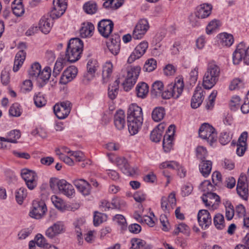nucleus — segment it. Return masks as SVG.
<instances>
[{
	"instance_id": "obj_62",
	"label": "nucleus",
	"mask_w": 249,
	"mask_h": 249,
	"mask_svg": "<svg viewBox=\"0 0 249 249\" xmlns=\"http://www.w3.org/2000/svg\"><path fill=\"white\" fill-rule=\"evenodd\" d=\"M9 115L13 117H19L21 114V108L19 105L15 103L12 105L9 110Z\"/></svg>"
},
{
	"instance_id": "obj_54",
	"label": "nucleus",
	"mask_w": 249,
	"mask_h": 249,
	"mask_svg": "<svg viewBox=\"0 0 249 249\" xmlns=\"http://www.w3.org/2000/svg\"><path fill=\"white\" fill-rule=\"evenodd\" d=\"M66 61H64V58H58L54 66L53 75L56 77L60 72L63 68V63Z\"/></svg>"
},
{
	"instance_id": "obj_35",
	"label": "nucleus",
	"mask_w": 249,
	"mask_h": 249,
	"mask_svg": "<svg viewBox=\"0 0 249 249\" xmlns=\"http://www.w3.org/2000/svg\"><path fill=\"white\" fill-rule=\"evenodd\" d=\"M21 136L20 132L18 130H13L7 133V137H0V141L7 142L11 143L17 142V140Z\"/></svg>"
},
{
	"instance_id": "obj_37",
	"label": "nucleus",
	"mask_w": 249,
	"mask_h": 249,
	"mask_svg": "<svg viewBox=\"0 0 249 249\" xmlns=\"http://www.w3.org/2000/svg\"><path fill=\"white\" fill-rule=\"evenodd\" d=\"M199 171L204 177H208L212 170V162L209 160L201 161L199 164Z\"/></svg>"
},
{
	"instance_id": "obj_19",
	"label": "nucleus",
	"mask_w": 249,
	"mask_h": 249,
	"mask_svg": "<svg viewBox=\"0 0 249 249\" xmlns=\"http://www.w3.org/2000/svg\"><path fill=\"white\" fill-rule=\"evenodd\" d=\"M174 133L175 126L170 125L168 127L167 132L164 136L162 142L163 148L166 152L170 151L172 148Z\"/></svg>"
},
{
	"instance_id": "obj_49",
	"label": "nucleus",
	"mask_w": 249,
	"mask_h": 249,
	"mask_svg": "<svg viewBox=\"0 0 249 249\" xmlns=\"http://www.w3.org/2000/svg\"><path fill=\"white\" fill-rule=\"evenodd\" d=\"M214 187L210 181L205 180L202 182L199 186V189L201 192H204L203 194H207V193H212Z\"/></svg>"
},
{
	"instance_id": "obj_30",
	"label": "nucleus",
	"mask_w": 249,
	"mask_h": 249,
	"mask_svg": "<svg viewBox=\"0 0 249 249\" xmlns=\"http://www.w3.org/2000/svg\"><path fill=\"white\" fill-rule=\"evenodd\" d=\"M212 6L207 3L201 4L197 9L196 13L198 18H207L211 13Z\"/></svg>"
},
{
	"instance_id": "obj_43",
	"label": "nucleus",
	"mask_w": 249,
	"mask_h": 249,
	"mask_svg": "<svg viewBox=\"0 0 249 249\" xmlns=\"http://www.w3.org/2000/svg\"><path fill=\"white\" fill-rule=\"evenodd\" d=\"M22 0H15L12 4L13 14L17 17L21 16L24 13Z\"/></svg>"
},
{
	"instance_id": "obj_56",
	"label": "nucleus",
	"mask_w": 249,
	"mask_h": 249,
	"mask_svg": "<svg viewBox=\"0 0 249 249\" xmlns=\"http://www.w3.org/2000/svg\"><path fill=\"white\" fill-rule=\"evenodd\" d=\"M34 100L36 106L38 107H41L45 106L47 102L44 95L41 92H38L35 94Z\"/></svg>"
},
{
	"instance_id": "obj_6",
	"label": "nucleus",
	"mask_w": 249,
	"mask_h": 249,
	"mask_svg": "<svg viewBox=\"0 0 249 249\" xmlns=\"http://www.w3.org/2000/svg\"><path fill=\"white\" fill-rule=\"evenodd\" d=\"M199 135L202 139L206 140L210 145H212L217 140L215 129L208 123H204L201 125L199 129Z\"/></svg>"
},
{
	"instance_id": "obj_63",
	"label": "nucleus",
	"mask_w": 249,
	"mask_h": 249,
	"mask_svg": "<svg viewBox=\"0 0 249 249\" xmlns=\"http://www.w3.org/2000/svg\"><path fill=\"white\" fill-rule=\"evenodd\" d=\"M125 206V203L120 198L114 197L111 202V209H121Z\"/></svg>"
},
{
	"instance_id": "obj_31",
	"label": "nucleus",
	"mask_w": 249,
	"mask_h": 249,
	"mask_svg": "<svg viewBox=\"0 0 249 249\" xmlns=\"http://www.w3.org/2000/svg\"><path fill=\"white\" fill-rule=\"evenodd\" d=\"M94 26L90 22H84L80 30V36L83 38L89 37L93 34Z\"/></svg>"
},
{
	"instance_id": "obj_7",
	"label": "nucleus",
	"mask_w": 249,
	"mask_h": 249,
	"mask_svg": "<svg viewBox=\"0 0 249 249\" xmlns=\"http://www.w3.org/2000/svg\"><path fill=\"white\" fill-rule=\"evenodd\" d=\"M141 71L139 66L131 67L127 71V76L123 83L124 89L125 91L129 90L136 82Z\"/></svg>"
},
{
	"instance_id": "obj_9",
	"label": "nucleus",
	"mask_w": 249,
	"mask_h": 249,
	"mask_svg": "<svg viewBox=\"0 0 249 249\" xmlns=\"http://www.w3.org/2000/svg\"><path fill=\"white\" fill-rule=\"evenodd\" d=\"M20 174L28 189L32 190L36 187L37 176L35 172L24 168L21 170Z\"/></svg>"
},
{
	"instance_id": "obj_28",
	"label": "nucleus",
	"mask_w": 249,
	"mask_h": 249,
	"mask_svg": "<svg viewBox=\"0 0 249 249\" xmlns=\"http://www.w3.org/2000/svg\"><path fill=\"white\" fill-rule=\"evenodd\" d=\"M73 183L77 190L84 196H88L90 193V185L84 179H76Z\"/></svg>"
},
{
	"instance_id": "obj_25",
	"label": "nucleus",
	"mask_w": 249,
	"mask_h": 249,
	"mask_svg": "<svg viewBox=\"0 0 249 249\" xmlns=\"http://www.w3.org/2000/svg\"><path fill=\"white\" fill-rule=\"evenodd\" d=\"M121 39L118 34L111 36L107 46L110 52L114 55H117L120 51Z\"/></svg>"
},
{
	"instance_id": "obj_48",
	"label": "nucleus",
	"mask_w": 249,
	"mask_h": 249,
	"mask_svg": "<svg viewBox=\"0 0 249 249\" xmlns=\"http://www.w3.org/2000/svg\"><path fill=\"white\" fill-rule=\"evenodd\" d=\"M27 195V193L26 188L21 187L18 189L15 193V197L17 202L19 204H21Z\"/></svg>"
},
{
	"instance_id": "obj_52",
	"label": "nucleus",
	"mask_w": 249,
	"mask_h": 249,
	"mask_svg": "<svg viewBox=\"0 0 249 249\" xmlns=\"http://www.w3.org/2000/svg\"><path fill=\"white\" fill-rule=\"evenodd\" d=\"M83 9L86 13L92 15L96 12L97 6L94 2L88 1L84 4Z\"/></svg>"
},
{
	"instance_id": "obj_8",
	"label": "nucleus",
	"mask_w": 249,
	"mask_h": 249,
	"mask_svg": "<svg viewBox=\"0 0 249 249\" xmlns=\"http://www.w3.org/2000/svg\"><path fill=\"white\" fill-rule=\"evenodd\" d=\"M71 106V103L69 101L61 102L60 103H57L54 106V113L58 119H65L70 114Z\"/></svg>"
},
{
	"instance_id": "obj_60",
	"label": "nucleus",
	"mask_w": 249,
	"mask_h": 249,
	"mask_svg": "<svg viewBox=\"0 0 249 249\" xmlns=\"http://www.w3.org/2000/svg\"><path fill=\"white\" fill-rule=\"evenodd\" d=\"M232 138V135L229 131L222 132L219 136V141L222 145L228 143Z\"/></svg>"
},
{
	"instance_id": "obj_5",
	"label": "nucleus",
	"mask_w": 249,
	"mask_h": 249,
	"mask_svg": "<svg viewBox=\"0 0 249 249\" xmlns=\"http://www.w3.org/2000/svg\"><path fill=\"white\" fill-rule=\"evenodd\" d=\"M242 61L249 65V46L244 42L240 43L232 53V62L234 65H238Z\"/></svg>"
},
{
	"instance_id": "obj_45",
	"label": "nucleus",
	"mask_w": 249,
	"mask_h": 249,
	"mask_svg": "<svg viewBox=\"0 0 249 249\" xmlns=\"http://www.w3.org/2000/svg\"><path fill=\"white\" fill-rule=\"evenodd\" d=\"M41 71V65L37 62L33 63L28 70L29 77L33 80H36Z\"/></svg>"
},
{
	"instance_id": "obj_20",
	"label": "nucleus",
	"mask_w": 249,
	"mask_h": 249,
	"mask_svg": "<svg viewBox=\"0 0 249 249\" xmlns=\"http://www.w3.org/2000/svg\"><path fill=\"white\" fill-rule=\"evenodd\" d=\"M78 70L74 66L67 68L63 72L60 79V83L66 85L75 78L77 74Z\"/></svg>"
},
{
	"instance_id": "obj_51",
	"label": "nucleus",
	"mask_w": 249,
	"mask_h": 249,
	"mask_svg": "<svg viewBox=\"0 0 249 249\" xmlns=\"http://www.w3.org/2000/svg\"><path fill=\"white\" fill-rule=\"evenodd\" d=\"M224 205L226 211V217L228 220H231L232 219L234 214L235 211L233 206L231 203L228 201L224 203Z\"/></svg>"
},
{
	"instance_id": "obj_4",
	"label": "nucleus",
	"mask_w": 249,
	"mask_h": 249,
	"mask_svg": "<svg viewBox=\"0 0 249 249\" xmlns=\"http://www.w3.org/2000/svg\"><path fill=\"white\" fill-rule=\"evenodd\" d=\"M183 89V79L182 76H178L175 79L174 84L169 85L167 91L162 95L163 97L166 99L171 97L178 99L182 94Z\"/></svg>"
},
{
	"instance_id": "obj_53",
	"label": "nucleus",
	"mask_w": 249,
	"mask_h": 249,
	"mask_svg": "<svg viewBox=\"0 0 249 249\" xmlns=\"http://www.w3.org/2000/svg\"><path fill=\"white\" fill-rule=\"evenodd\" d=\"M221 25V23L218 20L213 19L211 21L206 28V32L207 34H211L213 32L217 29Z\"/></svg>"
},
{
	"instance_id": "obj_58",
	"label": "nucleus",
	"mask_w": 249,
	"mask_h": 249,
	"mask_svg": "<svg viewBox=\"0 0 249 249\" xmlns=\"http://www.w3.org/2000/svg\"><path fill=\"white\" fill-rule=\"evenodd\" d=\"M164 86L162 82L157 81L155 82L152 88L151 92L156 96L160 95L163 90Z\"/></svg>"
},
{
	"instance_id": "obj_33",
	"label": "nucleus",
	"mask_w": 249,
	"mask_h": 249,
	"mask_svg": "<svg viewBox=\"0 0 249 249\" xmlns=\"http://www.w3.org/2000/svg\"><path fill=\"white\" fill-rule=\"evenodd\" d=\"M130 249H151V246L140 238H133L131 239Z\"/></svg>"
},
{
	"instance_id": "obj_41",
	"label": "nucleus",
	"mask_w": 249,
	"mask_h": 249,
	"mask_svg": "<svg viewBox=\"0 0 249 249\" xmlns=\"http://www.w3.org/2000/svg\"><path fill=\"white\" fill-rule=\"evenodd\" d=\"M120 78L116 79L113 83L110 84L108 89V96L109 98L113 100L116 98L119 91V84Z\"/></svg>"
},
{
	"instance_id": "obj_44",
	"label": "nucleus",
	"mask_w": 249,
	"mask_h": 249,
	"mask_svg": "<svg viewBox=\"0 0 249 249\" xmlns=\"http://www.w3.org/2000/svg\"><path fill=\"white\" fill-rule=\"evenodd\" d=\"M213 224L215 227L218 230H222L226 227L225 218L223 214L217 213L213 218Z\"/></svg>"
},
{
	"instance_id": "obj_50",
	"label": "nucleus",
	"mask_w": 249,
	"mask_h": 249,
	"mask_svg": "<svg viewBox=\"0 0 249 249\" xmlns=\"http://www.w3.org/2000/svg\"><path fill=\"white\" fill-rule=\"evenodd\" d=\"M51 200L54 206L57 209L62 211L65 210V203L61 198L54 195L51 197Z\"/></svg>"
},
{
	"instance_id": "obj_16",
	"label": "nucleus",
	"mask_w": 249,
	"mask_h": 249,
	"mask_svg": "<svg viewBox=\"0 0 249 249\" xmlns=\"http://www.w3.org/2000/svg\"><path fill=\"white\" fill-rule=\"evenodd\" d=\"M113 22L109 19H102L98 24V30L104 37H108L112 32Z\"/></svg>"
},
{
	"instance_id": "obj_64",
	"label": "nucleus",
	"mask_w": 249,
	"mask_h": 249,
	"mask_svg": "<svg viewBox=\"0 0 249 249\" xmlns=\"http://www.w3.org/2000/svg\"><path fill=\"white\" fill-rule=\"evenodd\" d=\"M196 155L197 159L200 160H205V159L207 156V151L206 149L203 146H198L196 149Z\"/></svg>"
},
{
	"instance_id": "obj_27",
	"label": "nucleus",
	"mask_w": 249,
	"mask_h": 249,
	"mask_svg": "<svg viewBox=\"0 0 249 249\" xmlns=\"http://www.w3.org/2000/svg\"><path fill=\"white\" fill-rule=\"evenodd\" d=\"M73 183L77 190L84 196H88L90 193V185L84 179H76Z\"/></svg>"
},
{
	"instance_id": "obj_24",
	"label": "nucleus",
	"mask_w": 249,
	"mask_h": 249,
	"mask_svg": "<svg viewBox=\"0 0 249 249\" xmlns=\"http://www.w3.org/2000/svg\"><path fill=\"white\" fill-rule=\"evenodd\" d=\"M204 91L200 87H197L195 90L191 100V107L193 108H196L202 104L204 97Z\"/></svg>"
},
{
	"instance_id": "obj_14",
	"label": "nucleus",
	"mask_w": 249,
	"mask_h": 249,
	"mask_svg": "<svg viewBox=\"0 0 249 249\" xmlns=\"http://www.w3.org/2000/svg\"><path fill=\"white\" fill-rule=\"evenodd\" d=\"M236 191L239 196L244 200H247L249 196L248 185L247 177L245 175H241L238 178Z\"/></svg>"
},
{
	"instance_id": "obj_29",
	"label": "nucleus",
	"mask_w": 249,
	"mask_h": 249,
	"mask_svg": "<svg viewBox=\"0 0 249 249\" xmlns=\"http://www.w3.org/2000/svg\"><path fill=\"white\" fill-rule=\"evenodd\" d=\"M114 123L118 130H122L125 126V115L123 110L117 111L114 115Z\"/></svg>"
},
{
	"instance_id": "obj_26",
	"label": "nucleus",
	"mask_w": 249,
	"mask_h": 249,
	"mask_svg": "<svg viewBox=\"0 0 249 249\" xmlns=\"http://www.w3.org/2000/svg\"><path fill=\"white\" fill-rule=\"evenodd\" d=\"M73 183L77 190L84 196H88L90 193V185L84 179H76Z\"/></svg>"
},
{
	"instance_id": "obj_18",
	"label": "nucleus",
	"mask_w": 249,
	"mask_h": 249,
	"mask_svg": "<svg viewBox=\"0 0 249 249\" xmlns=\"http://www.w3.org/2000/svg\"><path fill=\"white\" fill-rule=\"evenodd\" d=\"M197 220L199 226L203 230L208 229L212 224V217L206 210H200L197 213Z\"/></svg>"
},
{
	"instance_id": "obj_42",
	"label": "nucleus",
	"mask_w": 249,
	"mask_h": 249,
	"mask_svg": "<svg viewBox=\"0 0 249 249\" xmlns=\"http://www.w3.org/2000/svg\"><path fill=\"white\" fill-rule=\"evenodd\" d=\"M220 43L222 46L230 47L234 42L232 35L227 33H223L219 35Z\"/></svg>"
},
{
	"instance_id": "obj_10",
	"label": "nucleus",
	"mask_w": 249,
	"mask_h": 249,
	"mask_svg": "<svg viewBox=\"0 0 249 249\" xmlns=\"http://www.w3.org/2000/svg\"><path fill=\"white\" fill-rule=\"evenodd\" d=\"M66 227L64 223L58 221L48 228L45 232V235L50 239H53L55 237L65 232Z\"/></svg>"
},
{
	"instance_id": "obj_40",
	"label": "nucleus",
	"mask_w": 249,
	"mask_h": 249,
	"mask_svg": "<svg viewBox=\"0 0 249 249\" xmlns=\"http://www.w3.org/2000/svg\"><path fill=\"white\" fill-rule=\"evenodd\" d=\"M67 7V6H66L53 3V8L50 14L53 18H59L64 14Z\"/></svg>"
},
{
	"instance_id": "obj_47",
	"label": "nucleus",
	"mask_w": 249,
	"mask_h": 249,
	"mask_svg": "<svg viewBox=\"0 0 249 249\" xmlns=\"http://www.w3.org/2000/svg\"><path fill=\"white\" fill-rule=\"evenodd\" d=\"M51 75V68L49 67H46L42 71H40L38 77H37L36 80L39 82H45L49 79Z\"/></svg>"
},
{
	"instance_id": "obj_32",
	"label": "nucleus",
	"mask_w": 249,
	"mask_h": 249,
	"mask_svg": "<svg viewBox=\"0 0 249 249\" xmlns=\"http://www.w3.org/2000/svg\"><path fill=\"white\" fill-rule=\"evenodd\" d=\"M165 127L164 124H160L153 130L150 134V139L152 142H158L160 141Z\"/></svg>"
},
{
	"instance_id": "obj_2",
	"label": "nucleus",
	"mask_w": 249,
	"mask_h": 249,
	"mask_svg": "<svg viewBox=\"0 0 249 249\" xmlns=\"http://www.w3.org/2000/svg\"><path fill=\"white\" fill-rule=\"evenodd\" d=\"M220 68L214 62H210L203 78V86L205 89H211L217 83L220 76Z\"/></svg>"
},
{
	"instance_id": "obj_1",
	"label": "nucleus",
	"mask_w": 249,
	"mask_h": 249,
	"mask_svg": "<svg viewBox=\"0 0 249 249\" xmlns=\"http://www.w3.org/2000/svg\"><path fill=\"white\" fill-rule=\"evenodd\" d=\"M83 43L79 38H71L68 44L64 61L75 62L79 60L83 51Z\"/></svg>"
},
{
	"instance_id": "obj_13",
	"label": "nucleus",
	"mask_w": 249,
	"mask_h": 249,
	"mask_svg": "<svg viewBox=\"0 0 249 249\" xmlns=\"http://www.w3.org/2000/svg\"><path fill=\"white\" fill-rule=\"evenodd\" d=\"M201 198L205 206L212 210L216 209L220 202V197L214 193L203 194Z\"/></svg>"
},
{
	"instance_id": "obj_34",
	"label": "nucleus",
	"mask_w": 249,
	"mask_h": 249,
	"mask_svg": "<svg viewBox=\"0 0 249 249\" xmlns=\"http://www.w3.org/2000/svg\"><path fill=\"white\" fill-rule=\"evenodd\" d=\"M25 57L26 53L23 50H20L17 53L13 69L14 72H17L19 70L25 60Z\"/></svg>"
},
{
	"instance_id": "obj_36",
	"label": "nucleus",
	"mask_w": 249,
	"mask_h": 249,
	"mask_svg": "<svg viewBox=\"0 0 249 249\" xmlns=\"http://www.w3.org/2000/svg\"><path fill=\"white\" fill-rule=\"evenodd\" d=\"M127 122L128 131L131 135H135L138 132L143 122L142 121L132 120H127Z\"/></svg>"
},
{
	"instance_id": "obj_55",
	"label": "nucleus",
	"mask_w": 249,
	"mask_h": 249,
	"mask_svg": "<svg viewBox=\"0 0 249 249\" xmlns=\"http://www.w3.org/2000/svg\"><path fill=\"white\" fill-rule=\"evenodd\" d=\"M107 219V216L106 214L95 212L93 216V224L95 226H98Z\"/></svg>"
},
{
	"instance_id": "obj_46",
	"label": "nucleus",
	"mask_w": 249,
	"mask_h": 249,
	"mask_svg": "<svg viewBox=\"0 0 249 249\" xmlns=\"http://www.w3.org/2000/svg\"><path fill=\"white\" fill-rule=\"evenodd\" d=\"M165 111L163 107H156L152 112V118L155 122H160L164 117Z\"/></svg>"
},
{
	"instance_id": "obj_12",
	"label": "nucleus",
	"mask_w": 249,
	"mask_h": 249,
	"mask_svg": "<svg viewBox=\"0 0 249 249\" xmlns=\"http://www.w3.org/2000/svg\"><path fill=\"white\" fill-rule=\"evenodd\" d=\"M47 211V207L42 201L35 200L33 202L32 209L30 212V216L35 219H40Z\"/></svg>"
},
{
	"instance_id": "obj_21",
	"label": "nucleus",
	"mask_w": 249,
	"mask_h": 249,
	"mask_svg": "<svg viewBox=\"0 0 249 249\" xmlns=\"http://www.w3.org/2000/svg\"><path fill=\"white\" fill-rule=\"evenodd\" d=\"M127 120L143 121L142 108L136 104L130 105L127 111Z\"/></svg>"
},
{
	"instance_id": "obj_15",
	"label": "nucleus",
	"mask_w": 249,
	"mask_h": 249,
	"mask_svg": "<svg viewBox=\"0 0 249 249\" xmlns=\"http://www.w3.org/2000/svg\"><path fill=\"white\" fill-rule=\"evenodd\" d=\"M160 203L162 210L165 213H169L176 205L175 193L174 192L171 193L168 197H162Z\"/></svg>"
},
{
	"instance_id": "obj_38",
	"label": "nucleus",
	"mask_w": 249,
	"mask_h": 249,
	"mask_svg": "<svg viewBox=\"0 0 249 249\" xmlns=\"http://www.w3.org/2000/svg\"><path fill=\"white\" fill-rule=\"evenodd\" d=\"M149 91L148 85L144 82L139 83L136 87V93L139 98H145Z\"/></svg>"
},
{
	"instance_id": "obj_11",
	"label": "nucleus",
	"mask_w": 249,
	"mask_h": 249,
	"mask_svg": "<svg viewBox=\"0 0 249 249\" xmlns=\"http://www.w3.org/2000/svg\"><path fill=\"white\" fill-rule=\"evenodd\" d=\"M149 29L148 21L146 19H141L136 25L132 33V37L135 39H142Z\"/></svg>"
},
{
	"instance_id": "obj_22",
	"label": "nucleus",
	"mask_w": 249,
	"mask_h": 249,
	"mask_svg": "<svg viewBox=\"0 0 249 249\" xmlns=\"http://www.w3.org/2000/svg\"><path fill=\"white\" fill-rule=\"evenodd\" d=\"M160 168H169L178 171V174L180 178L186 176V171L179 163L175 161H166L161 163L160 165Z\"/></svg>"
},
{
	"instance_id": "obj_39",
	"label": "nucleus",
	"mask_w": 249,
	"mask_h": 249,
	"mask_svg": "<svg viewBox=\"0 0 249 249\" xmlns=\"http://www.w3.org/2000/svg\"><path fill=\"white\" fill-rule=\"evenodd\" d=\"M113 65L110 62H107L103 67L102 78L104 83H107L112 72Z\"/></svg>"
},
{
	"instance_id": "obj_61",
	"label": "nucleus",
	"mask_w": 249,
	"mask_h": 249,
	"mask_svg": "<svg viewBox=\"0 0 249 249\" xmlns=\"http://www.w3.org/2000/svg\"><path fill=\"white\" fill-rule=\"evenodd\" d=\"M99 67V64L96 60L90 59L87 63V71L91 74H94Z\"/></svg>"
},
{
	"instance_id": "obj_23",
	"label": "nucleus",
	"mask_w": 249,
	"mask_h": 249,
	"mask_svg": "<svg viewBox=\"0 0 249 249\" xmlns=\"http://www.w3.org/2000/svg\"><path fill=\"white\" fill-rule=\"evenodd\" d=\"M56 18H53L51 14L44 16L40 20L39 27L42 32L47 34L50 32L53 25V20Z\"/></svg>"
},
{
	"instance_id": "obj_59",
	"label": "nucleus",
	"mask_w": 249,
	"mask_h": 249,
	"mask_svg": "<svg viewBox=\"0 0 249 249\" xmlns=\"http://www.w3.org/2000/svg\"><path fill=\"white\" fill-rule=\"evenodd\" d=\"M190 231V229L189 227L185 223H181L178 225L174 232L176 235L178 234L179 232H181L186 235H188Z\"/></svg>"
},
{
	"instance_id": "obj_57",
	"label": "nucleus",
	"mask_w": 249,
	"mask_h": 249,
	"mask_svg": "<svg viewBox=\"0 0 249 249\" xmlns=\"http://www.w3.org/2000/svg\"><path fill=\"white\" fill-rule=\"evenodd\" d=\"M157 67V61L154 58H150L146 61L143 66V69L144 71L151 72L154 71Z\"/></svg>"
},
{
	"instance_id": "obj_3",
	"label": "nucleus",
	"mask_w": 249,
	"mask_h": 249,
	"mask_svg": "<svg viewBox=\"0 0 249 249\" xmlns=\"http://www.w3.org/2000/svg\"><path fill=\"white\" fill-rule=\"evenodd\" d=\"M50 186L53 190L58 189L60 193L69 198H72L75 195V190L71 184L65 179H51Z\"/></svg>"
},
{
	"instance_id": "obj_17",
	"label": "nucleus",
	"mask_w": 249,
	"mask_h": 249,
	"mask_svg": "<svg viewBox=\"0 0 249 249\" xmlns=\"http://www.w3.org/2000/svg\"><path fill=\"white\" fill-rule=\"evenodd\" d=\"M148 47V42L142 41L141 42L135 49L128 58L129 63L133 62L136 59L140 58L145 53Z\"/></svg>"
}]
</instances>
